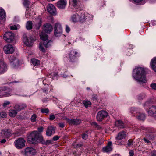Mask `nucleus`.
Segmentation results:
<instances>
[{"instance_id": "f257e3e1", "label": "nucleus", "mask_w": 156, "mask_h": 156, "mask_svg": "<svg viewBox=\"0 0 156 156\" xmlns=\"http://www.w3.org/2000/svg\"><path fill=\"white\" fill-rule=\"evenodd\" d=\"M145 68L142 67H138L134 70L133 76L137 81L145 83L147 82Z\"/></svg>"}, {"instance_id": "f03ea898", "label": "nucleus", "mask_w": 156, "mask_h": 156, "mask_svg": "<svg viewBox=\"0 0 156 156\" xmlns=\"http://www.w3.org/2000/svg\"><path fill=\"white\" fill-rule=\"evenodd\" d=\"M27 140L30 143L35 144L38 142L44 143L42 136L37 131H34L28 136Z\"/></svg>"}, {"instance_id": "7ed1b4c3", "label": "nucleus", "mask_w": 156, "mask_h": 156, "mask_svg": "<svg viewBox=\"0 0 156 156\" xmlns=\"http://www.w3.org/2000/svg\"><path fill=\"white\" fill-rule=\"evenodd\" d=\"M14 36V34L12 33L7 32L3 35V39L6 42L10 43L13 41Z\"/></svg>"}, {"instance_id": "20e7f679", "label": "nucleus", "mask_w": 156, "mask_h": 156, "mask_svg": "<svg viewBox=\"0 0 156 156\" xmlns=\"http://www.w3.org/2000/svg\"><path fill=\"white\" fill-rule=\"evenodd\" d=\"M35 39L34 36H31L29 38L27 37L25 34L23 35V41L24 44L27 46L30 47L32 46L31 44L35 40Z\"/></svg>"}, {"instance_id": "39448f33", "label": "nucleus", "mask_w": 156, "mask_h": 156, "mask_svg": "<svg viewBox=\"0 0 156 156\" xmlns=\"http://www.w3.org/2000/svg\"><path fill=\"white\" fill-rule=\"evenodd\" d=\"M25 140L23 138H19L15 141L14 143L15 147L18 149H21L25 146Z\"/></svg>"}, {"instance_id": "423d86ee", "label": "nucleus", "mask_w": 156, "mask_h": 156, "mask_svg": "<svg viewBox=\"0 0 156 156\" xmlns=\"http://www.w3.org/2000/svg\"><path fill=\"white\" fill-rule=\"evenodd\" d=\"M40 36L41 39L44 41L43 44L44 46L46 48L48 47L50 45L49 44V43L51 41L47 39L48 37V35L43 32H42L40 35Z\"/></svg>"}, {"instance_id": "0eeeda50", "label": "nucleus", "mask_w": 156, "mask_h": 156, "mask_svg": "<svg viewBox=\"0 0 156 156\" xmlns=\"http://www.w3.org/2000/svg\"><path fill=\"white\" fill-rule=\"evenodd\" d=\"M126 136V133L124 131H122L119 132L117 136L115 137L116 139L117 140L115 142V143L116 144H123L122 142H119V141L122 140Z\"/></svg>"}, {"instance_id": "6e6552de", "label": "nucleus", "mask_w": 156, "mask_h": 156, "mask_svg": "<svg viewBox=\"0 0 156 156\" xmlns=\"http://www.w3.org/2000/svg\"><path fill=\"white\" fill-rule=\"evenodd\" d=\"M62 29L61 24L59 23L55 24L54 34L56 37H59L61 35L62 32Z\"/></svg>"}, {"instance_id": "1a4fd4ad", "label": "nucleus", "mask_w": 156, "mask_h": 156, "mask_svg": "<svg viewBox=\"0 0 156 156\" xmlns=\"http://www.w3.org/2000/svg\"><path fill=\"white\" fill-rule=\"evenodd\" d=\"M3 51L6 54H12L15 51V48L10 44H8L4 46L3 47Z\"/></svg>"}, {"instance_id": "9d476101", "label": "nucleus", "mask_w": 156, "mask_h": 156, "mask_svg": "<svg viewBox=\"0 0 156 156\" xmlns=\"http://www.w3.org/2000/svg\"><path fill=\"white\" fill-rule=\"evenodd\" d=\"M36 151L35 149L31 147H27L25 149V155L26 156H32L35 155Z\"/></svg>"}, {"instance_id": "9b49d317", "label": "nucleus", "mask_w": 156, "mask_h": 156, "mask_svg": "<svg viewBox=\"0 0 156 156\" xmlns=\"http://www.w3.org/2000/svg\"><path fill=\"white\" fill-rule=\"evenodd\" d=\"M107 113L103 110L100 111L98 112L97 115V119L99 121H102L107 116Z\"/></svg>"}, {"instance_id": "f8f14e48", "label": "nucleus", "mask_w": 156, "mask_h": 156, "mask_svg": "<svg viewBox=\"0 0 156 156\" xmlns=\"http://www.w3.org/2000/svg\"><path fill=\"white\" fill-rule=\"evenodd\" d=\"M10 88H0V98L10 95Z\"/></svg>"}, {"instance_id": "ddd939ff", "label": "nucleus", "mask_w": 156, "mask_h": 156, "mask_svg": "<svg viewBox=\"0 0 156 156\" xmlns=\"http://www.w3.org/2000/svg\"><path fill=\"white\" fill-rule=\"evenodd\" d=\"M47 10L48 12L51 14L53 15L56 14L55 8L53 4H48L47 6Z\"/></svg>"}, {"instance_id": "4468645a", "label": "nucleus", "mask_w": 156, "mask_h": 156, "mask_svg": "<svg viewBox=\"0 0 156 156\" xmlns=\"http://www.w3.org/2000/svg\"><path fill=\"white\" fill-rule=\"evenodd\" d=\"M70 2L72 5V9L74 12L77 11L78 7V0H70Z\"/></svg>"}, {"instance_id": "2eb2a0df", "label": "nucleus", "mask_w": 156, "mask_h": 156, "mask_svg": "<svg viewBox=\"0 0 156 156\" xmlns=\"http://www.w3.org/2000/svg\"><path fill=\"white\" fill-rule=\"evenodd\" d=\"M147 112L149 115L156 116V106H152L149 108Z\"/></svg>"}, {"instance_id": "dca6fc26", "label": "nucleus", "mask_w": 156, "mask_h": 156, "mask_svg": "<svg viewBox=\"0 0 156 156\" xmlns=\"http://www.w3.org/2000/svg\"><path fill=\"white\" fill-rule=\"evenodd\" d=\"M7 66L5 63L0 60V74L2 73L7 70Z\"/></svg>"}, {"instance_id": "f3484780", "label": "nucleus", "mask_w": 156, "mask_h": 156, "mask_svg": "<svg viewBox=\"0 0 156 156\" xmlns=\"http://www.w3.org/2000/svg\"><path fill=\"white\" fill-rule=\"evenodd\" d=\"M1 134L3 137H9L11 136V133L10 130L5 129L2 131Z\"/></svg>"}, {"instance_id": "a211bd4d", "label": "nucleus", "mask_w": 156, "mask_h": 156, "mask_svg": "<svg viewBox=\"0 0 156 156\" xmlns=\"http://www.w3.org/2000/svg\"><path fill=\"white\" fill-rule=\"evenodd\" d=\"M67 4L66 0H59L57 3L58 7L60 9H64Z\"/></svg>"}, {"instance_id": "6ab92c4d", "label": "nucleus", "mask_w": 156, "mask_h": 156, "mask_svg": "<svg viewBox=\"0 0 156 156\" xmlns=\"http://www.w3.org/2000/svg\"><path fill=\"white\" fill-rule=\"evenodd\" d=\"M55 128L52 126H48L46 131V134L47 136H50L55 132Z\"/></svg>"}, {"instance_id": "aec40b11", "label": "nucleus", "mask_w": 156, "mask_h": 156, "mask_svg": "<svg viewBox=\"0 0 156 156\" xmlns=\"http://www.w3.org/2000/svg\"><path fill=\"white\" fill-rule=\"evenodd\" d=\"M44 30L47 33H50L53 30V27L51 24H47L43 27Z\"/></svg>"}, {"instance_id": "412c9836", "label": "nucleus", "mask_w": 156, "mask_h": 156, "mask_svg": "<svg viewBox=\"0 0 156 156\" xmlns=\"http://www.w3.org/2000/svg\"><path fill=\"white\" fill-rule=\"evenodd\" d=\"M77 51H75L74 50L71 51L69 57L71 62H73L75 61L76 58L75 55H77Z\"/></svg>"}, {"instance_id": "4be33fe9", "label": "nucleus", "mask_w": 156, "mask_h": 156, "mask_svg": "<svg viewBox=\"0 0 156 156\" xmlns=\"http://www.w3.org/2000/svg\"><path fill=\"white\" fill-rule=\"evenodd\" d=\"M27 107L26 105L25 104L20 105L16 104L14 107V108L17 111H20L23 109Z\"/></svg>"}, {"instance_id": "5701e85b", "label": "nucleus", "mask_w": 156, "mask_h": 156, "mask_svg": "<svg viewBox=\"0 0 156 156\" xmlns=\"http://www.w3.org/2000/svg\"><path fill=\"white\" fill-rule=\"evenodd\" d=\"M150 65L152 69L156 72V57H154L152 59Z\"/></svg>"}, {"instance_id": "b1692460", "label": "nucleus", "mask_w": 156, "mask_h": 156, "mask_svg": "<svg viewBox=\"0 0 156 156\" xmlns=\"http://www.w3.org/2000/svg\"><path fill=\"white\" fill-rule=\"evenodd\" d=\"M112 144V143L111 142H109L108 143V145L103 148V151L105 152H108L112 151V148L111 146Z\"/></svg>"}, {"instance_id": "393cba45", "label": "nucleus", "mask_w": 156, "mask_h": 156, "mask_svg": "<svg viewBox=\"0 0 156 156\" xmlns=\"http://www.w3.org/2000/svg\"><path fill=\"white\" fill-rule=\"evenodd\" d=\"M6 17V13L5 11L0 9V20H2Z\"/></svg>"}, {"instance_id": "a878e982", "label": "nucleus", "mask_w": 156, "mask_h": 156, "mask_svg": "<svg viewBox=\"0 0 156 156\" xmlns=\"http://www.w3.org/2000/svg\"><path fill=\"white\" fill-rule=\"evenodd\" d=\"M136 116V118H137L138 120H144L145 118V115L143 113H137Z\"/></svg>"}, {"instance_id": "bb28decb", "label": "nucleus", "mask_w": 156, "mask_h": 156, "mask_svg": "<svg viewBox=\"0 0 156 156\" xmlns=\"http://www.w3.org/2000/svg\"><path fill=\"white\" fill-rule=\"evenodd\" d=\"M115 125L118 127L120 128H123L124 127V124L121 120H118L115 122Z\"/></svg>"}, {"instance_id": "cd10ccee", "label": "nucleus", "mask_w": 156, "mask_h": 156, "mask_svg": "<svg viewBox=\"0 0 156 156\" xmlns=\"http://www.w3.org/2000/svg\"><path fill=\"white\" fill-rule=\"evenodd\" d=\"M17 113L16 110L10 109L9 110V116L12 117H15Z\"/></svg>"}, {"instance_id": "c85d7f7f", "label": "nucleus", "mask_w": 156, "mask_h": 156, "mask_svg": "<svg viewBox=\"0 0 156 156\" xmlns=\"http://www.w3.org/2000/svg\"><path fill=\"white\" fill-rule=\"evenodd\" d=\"M31 62L33 65L35 66H39L40 65V61L36 59H32Z\"/></svg>"}, {"instance_id": "c756f323", "label": "nucleus", "mask_w": 156, "mask_h": 156, "mask_svg": "<svg viewBox=\"0 0 156 156\" xmlns=\"http://www.w3.org/2000/svg\"><path fill=\"white\" fill-rule=\"evenodd\" d=\"M23 4L24 6L27 9H28L29 8V5L30 4V2L28 0H23Z\"/></svg>"}, {"instance_id": "7c9ffc66", "label": "nucleus", "mask_w": 156, "mask_h": 156, "mask_svg": "<svg viewBox=\"0 0 156 156\" xmlns=\"http://www.w3.org/2000/svg\"><path fill=\"white\" fill-rule=\"evenodd\" d=\"M68 123L70 124H73L74 125H77L78 120L74 119H68Z\"/></svg>"}, {"instance_id": "2f4dec72", "label": "nucleus", "mask_w": 156, "mask_h": 156, "mask_svg": "<svg viewBox=\"0 0 156 156\" xmlns=\"http://www.w3.org/2000/svg\"><path fill=\"white\" fill-rule=\"evenodd\" d=\"M32 23L31 21H28L26 24V28L27 30H30L32 28Z\"/></svg>"}, {"instance_id": "473e14b6", "label": "nucleus", "mask_w": 156, "mask_h": 156, "mask_svg": "<svg viewBox=\"0 0 156 156\" xmlns=\"http://www.w3.org/2000/svg\"><path fill=\"white\" fill-rule=\"evenodd\" d=\"M83 103L84 105L85 106L86 108H87L89 107H90L91 105V102L90 101L87 100L84 101L83 102Z\"/></svg>"}, {"instance_id": "72a5a7b5", "label": "nucleus", "mask_w": 156, "mask_h": 156, "mask_svg": "<svg viewBox=\"0 0 156 156\" xmlns=\"http://www.w3.org/2000/svg\"><path fill=\"white\" fill-rule=\"evenodd\" d=\"M78 14L76 13L75 14H73L71 17V20L74 23L77 22V17Z\"/></svg>"}, {"instance_id": "f704fd0d", "label": "nucleus", "mask_w": 156, "mask_h": 156, "mask_svg": "<svg viewBox=\"0 0 156 156\" xmlns=\"http://www.w3.org/2000/svg\"><path fill=\"white\" fill-rule=\"evenodd\" d=\"M9 59L10 63H12L16 60V58L13 55H11L9 57Z\"/></svg>"}, {"instance_id": "c9c22d12", "label": "nucleus", "mask_w": 156, "mask_h": 156, "mask_svg": "<svg viewBox=\"0 0 156 156\" xmlns=\"http://www.w3.org/2000/svg\"><path fill=\"white\" fill-rule=\"evenodd\" d=\"M89 133L88 131H87L83 134L82 135V138L83 139H87Z\"/></svg>"}, {"instance_id": "e433bc0d", "label": "nucleus", "mask_w": 156, "mask_h": 156, "mask_svg": "<svg viewBox=\"0 0 156 156\" xmlns=\"http://www.w3.org/2000/svg\"><path fill=\"white\" fill-rule=\"evenodd\" d=\"M7 114L5 112H2L0 113V116L2 118L6 117Z\"/></svg>"}, {"instance_id": "4c0bfd02", "label": "nucleus", "mask_w": 156, "mask_h": 156, "mask_svg": "<svg viewBox=\"0 0 156 156\" xmlns=\"http://www.w3.org/2000/svg\"><path fill=\"white\" fill-rule=\"evenodd\" d=\"M151 104V103L149 101L146 102L144 105V106L146 109H147L148 107H149Z\"/></svg>"}, {"instance_id": "58836bf2", "label": "nucleus", "mask_w": 156, "mask_h": 156, "mask_svg": "<svg viewBox=\"0 0 156 156\" xmlns=\"http://www.w3.org/2000/svg\"><path fill=\"white\" fill-rule=\"evenodd\" d=\"M41 112L42 113H48L49 112V110L47 108H42L41 110Z\"/></svg>"}, {"instance_id": "ea45409f", "label": "nucleus", "mask_w": 156, "mask_h": 156, "mask_svg": "<svg viewBox=\"0 0 156 156\" xmlns=\"http://www.w3.org/2000/svg\"><path fill=\"white\" fill-rule=\"evenodd\" d=\"M36 118L37 116L35 114H34L33 115L31 118V122H35L36 121Z\"/></svg>"}, {"instance_id": "a19ab883", "label": "nucleus", "mask_w": 156, "mask_h": 156, "mask_svg": "<svg viewBox=\"0 0 156 156\" xmlns=\"http://www.w3.org/2000/svg\"><path fill=\"white\" fill-rule=\"evenodd\" d=\"M39 48L40 50L43 52H44L45 51V50L44 48L42 46V44L41 43H40L39 45Z\"/></svg>"}, {"instance_id": "79ce46f5", "label": "nucleus", "mask_w": 156, "mask_h": 156, "mask_svg": "<svg viewBox=\"0 0 156 156\" xmlns=\"http://www.w3.org/2000/svg\"><path fill=\"white\" fill-rule=\"evenodd\" d=\"M144 141L146 143H147L148 144L151 143V142L150 141V140H151V139L150 138L148 137L147 138V137H145L143 139Z\"/></svg>"}, {"instance_id": "37998d69", "label": "nucleus", "mask_w": 156, "mask_h": 156, "mask_svg": "<svg viewBox=\"0 0 156 156\" xmlns=\"http://www.w3.org/2000/svg\"><path fill=\"white\" fill-rule=\"evenodd\" d=\"M10 104V102L7 101H5L3 104V106L4 108L6 107L8 105Z\"/></svg>"}, {"instance_id": "c03bdc74", "label": "nucleus", "mask_w": 156, "mask_h": 156, "mask_svg": "<svg viewBox=\"0 0 156 156\" xmlns=\"http://www.w3.org/2000/svg\"><path fill=\"white\" fill-rule=\"evenodd\" d=\"M130 111L132 114L133 113L134 114H136V115L137 113H138L136 112V111H135V108H134L133 107L131 108Z\"/></svg>"}, {"instance_id": "a18cd8bd", "label": "nucleus", "mask_w": 156, "mask_h": 156, "mask_svg": "<svg viewBox=\"0 0 156 156\" xmlns=\"http://www.w3.org/2000/svg\"><path fill=\"white\" fill-rule=\"evenodd\" d=\"M37 29H39L41 25V20H39V22L37 24H36Z\"/></svg>"}, {"instance_id": "49530a36", "label": "nucleus", "mask_w": 156, "mask_h": 156, "mask_svg": "<svg viewBox=\"0 0 156 156\" xmlns=\"http://www.w3.org/2000/svg\"><path fill=\"white\" fill-rule=\"evenodd\" d=\"M144 97V95L143 94H140L137 96V98L139 100L142 99Z\"/></svg>"}, {"instance_id": "de8ad7c7", "label": "nucleus", "mask_w": 156, "mask_h": 156, "mask_svg": "<svg viewBox=\"0 0 156 156\" xmlns=\"http://www.w3.org/2000/svg\"><path fill=\"white\" fill-rule=\"evenodd\" d=\"M86 18L85 15L84 14H83L80 17V21L83 22L84 20Z\"/></svg>"}, {"instance_id": "09e8293b", "label": "nucleus", "mask_w": 156, "mask_h": 156, "mask_svg": "<svg viewBox=\"0 0 156 156\" xmlns=\"http://www.w3.org/2000/svg\"><path fill=\"white\" fill-rule=\"evenodd\" d=\"M133 145V141L131 140H129L127 145L128 146L130 147Z\"/></svg>"}, {"instance_id": "8fccbe9b", "label": "nucleus", "mask_w": 156, "mask_h": 156, "mask_svg": "<svg viewBox=\"0 0 156 156\" xmlns=\"http://www.w3.org/2000/svg\"><path fill=\"white\" fill-rule=\"evenodd\" d=\"M10 28L11 30H16L17 29V27L16 25L11 26Z\"/></svg>"}, {"instance_id": "3c124183", "label": "nucleus", "mask_w": 156, "mask_h": 156, "mask_svg": "<svg viewBox=\"0 0 156 156\" xmlns=\"http://www.w3.org/2000/svg\"><path fill=\"white\" fill-rule=\"evenodd\" d=\"M58 125L61 128H63L64 127L65 124L63 123H59Z\"/></svg>"}, {"instance_id": "603ef678", "label": "nucleus", "mask_w": 156, "mask_h": 156, "mask_svg": "<svg viewBox=\"0 0 156 156\" xmlns=\"http://www.w3.org/2000/svg\"><path fill=\"white\" fill-rule=\"evenodd\" d=\"M60 136H55L53 137V140L54 141H56L58 140Z\"/></svg>"}, {"instance_id": "864d4df0", "label": "nucleus", "mask_w": 156, "mask_h": 156, "mask_svg": "<svg viewBox=\"0 0 156 156\" xmlns=\"http://www.w3.org/2000/svg\"><path fill=\"white\" fill-rule=\"evenodd\" d=\"M66 31L67 33H69L70 31V28L67 25H66Z\"/></svg>"}, {"instance_id": "5fc2aeb1", "label": "nucleus", "mask_w": 156, "mask_h": 156, "mask_svg": "<svg viewBox=\"0 0 156 156\" xmlns=\"http://www.w3.org/2000/svg\"><path fill=\"white\" fill-rule=\"evenodd\" d=\"M55 118V116L53 115H51L50 116L49 119L51 120H54Z\"/></svg>"}, {"instance_id": "6e6d98bb", "label": "nucleus", "mask_w": 156, "mask_h": 156, "mask_svg": "<svg viewBox=\"0 0 156 156\" xmlns=\"http://www.w3.org/2000/svg\"><path fill=\"white\" fill-rule=\"evenodd\" d=\"M151 88H156V83H152L150 85Z\"/></svg>"}, {"instance_id": "4d7b16f0", "label": "nucleus", "mask_w": 156, "mask_h": 156, "mask_svg": "<svg viewBox=\"0 0 156 156\" xmlns=\"http://www.w3.org/2000/svg\"><path fill=\"white\" fill-rule=\"evenodd\" d=\"M93 124L95 126L96 128H97L98 129H99L100 128V127L98 125L97 123L95 122H94L93 123Z\"/></svg>"}, {"instance_id": "13d9d810", "label": "nucleus", "mask_w": 156, "mask_h": 156, "mask_svg": "<svg viewBox=\"0 0 156 156\" xmlns=\"http://www.w3.org/2000/svg\"><path fill=\"white\" fill-rule=\"evenodd\" d=\"M44 128L43 127H40L38 128V130L39 132H42L43 131Z\"/></svg>"}, {"instance_id": "bf43d9fd", "label": "nucleus", "mask_w": 156, "mask_h": 156, "mask_svg": "<svg viewBox=\"0 0 156 156\" xmlns=\"http://www.w3.org/2000/svg\"><path fill=\"white\" fill-rule=\"evenodd\" d=\"M78 145V144L77 143L76 144V143L73 144V146L75 148H76V149L77 148Z\"/></svg>"}, {"instance_id": "052dcab7", "label": "nucleus", "mask_w": 156, "mask_h": 156, "mask_svg": "<svg viewBox=\"0 0 156 156\" xmlns=\"http://www.w3.org/2000/svg\"><path fill=\"white\" fill-rule=\"evenodd\" d=\"M129 156H133L134 155V153L132 151L129 152Z\"/></svg>"}, {"instance_id": "680f3d73", "label": "nucleus", "mask_w": 156, "mask_h": 156, "mask_svg": "<svg viewBox=\"0 0 156 156\" xmlns=\"http://www.w3.org/2000/svg\"><path fill=\"white\" fill-rule=\"evenodd\" d=\"M143 0H133V1L136 3H138L141 2Z\"/></svg>"}, {"instance_id": "e2e57ef3", "label": "nucleus", "mask_w": 156, "mask_h": 156, "mask_svg": "<svg viewBox=\"0 0 156 156\" xmlns=\"http://www.w3.org/2000/svg\"><path fill=\"white\" fill-rule=\"evenodd\" d=\"M6 142V140L5 139H3L0 142L1 143H5Z\"/></svg>"}, {"instance_id": "0e129e2a", "label": "nucleus", "mask_w": 156, "mask_h": 156, "mask_svg": "<svg viewBox=\"0 0 156 156\" xmlns=\"http://www.w3.org/2000/svg\"><path fill=\"white\" fill-rule=\"evenodd\" d=\"M51 143V141L50 140H48L46 141V144H48Z\"/></svg>"}, {"instance_id": "69168bd1", "label": "nucleus", "mask_w": 156, "mask_h": 156, "mask_svg": "<svg viewBox=\"0 0 156 156\" xmlns=\"http://www.w3.org/2000/svg\"><path fill=\"white\" fill-rule=\"evenodd\" d=\"M26 17L27 19H29L30 18V15H28V14H26Z\"/></svg>"}, {"instance_id": "338daca9", "label": "nucleus", "mask_w": 156, "mask_h": 156, "mask_svg": "<svg viewBox=\"0 0 156 156\" xmlns=\"http://www.w3.org/2000/svg\"><path fill=\"white\" fill-rule=\"evenodd\" d=\"M63 119L66 120L67 122L68 123V119H69L67 118L66 117H65L63 118Z\"/></svg>"}, {"instance_id": "774afa93", "label": "nucleus", "mask_w": 156, "mask_h": 156, "mask_svg": "<svg viewBox=\"0 0 156 156\" xmlns=\"http://www.w3.org/2000/svg\"><path fill=\"white\" fill-rule=\"evenodd\" d=\"M58 73L56 72V73H54L53 74H54V76H56L58 75Z\"/></svg>"}]
</instances>
